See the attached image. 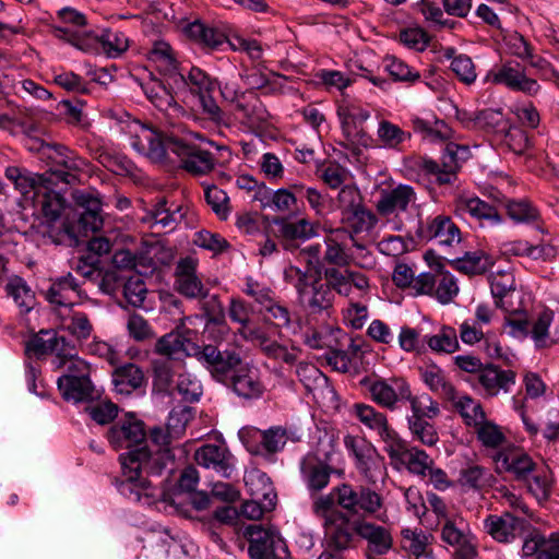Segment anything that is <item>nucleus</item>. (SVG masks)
<instances>
[{
  "label": "nucleus",
  "instance_id": "f257e3e1",
  "mask_svg": "<svg viewBox=\"0 0 559 559\" xmlns=\"http://www.w3.org/2000/svg\"><path fill=\"white\" fill-rule=\"evenodd\" d=\"M154 427L150 430V441L156 447V450L148 449L144 444L140 449L131 450L119 456L122 469V479L119 481V490L126 497L142 502L143 504H152L156 495L155 487L151 481L143 477V473L147 475H158L173 462L174 454L170 443L174 433L169 429Z\"/></svg>",
  "mask_w": 559,
  "mask_h": 559
},
{
  "label": "nucleus",
  "instance_id": "f03ea898",
  "mask_svg": "<svg viewBox=\"0 0 559 559\" xmlns=\"http://www.w3.org/2000/svg\"><path fill=\"white\" fill-rule=\"evenodd\" d=\"M72 199L75 204L78 226L71 224L68 218L61 221L66 200L60 193L50 190L46 183L39 195L32 200L35 205L40 206L47 224L44 235L56 245L75 243L76 228L86 235L90 231H98L103 227L102 202L96 194L87 190H75L72 192Z\"/></svg>",
  "mask_w": 559,
  "mask_h": 559
},
{
  "label": "nucleus",
  "instance_id": "7ed1b4c3",
  "mask_svg": "<svg viewBox=\"0 0 559 559\" xmlns=\"http://www.w3.org/2000/svg\"><path fill=\"white\" fill-rule=\"evenodd\" d=\"M130 146L153 163H164L168 153H174L181 162L182 168L193 175H205L213 170V155L192 142L191 132L179 133L174 129L158 132L139 121L128 124Z\"/></svg>",
  "mask_w": 559,
  "mask_h": 559
},
{
  "label": "nucleus",
  "instance_id": "20e7f679",
  "mask_svg": "<svg viewBox=\"0 0 559 559\" xmlns=\"http://www.w3.org/2000/svg\"><path fill=\"white\" fill-rule=\"evenodd\" d=\"M382 504V499L374 490L358 486L353 487L348 484H342L334 487L328 495H321L314 498L312 512L316 516L329 522L334 513H344L336 507L352 513L362 511L367 514L376 513Z\"/></svg>",
  "mask_w": 559,
  "mask_h": 559
},
{
  "label": "nucleus",
  "instance_id": "39448f33",
  "mask_svg": "<svg viewBox=\"0 0 559 559\" xmlns=\"http://www.w3.org/2000/svg\"><path fill=\"white\" fill-rule=\"evenodd\" d=\"M321 278L295 265L284 270L285 282L294 286L300 305L310 314L329 312L333 307L334 293L330 292V286L323 284Z\"/></svg>",
  "mask_w": 559,
  "mask_h": 559
},
{
  "label": "nucleus",
  "instance_id": "423d86ee",
  "mask_svg": "<svg viewBox=\"0 0 559 559\" xmlns=\"http://www.w3.org/2000/svg\"><path fill=\"white\" fill-rule=\"evenodd\" d=\"M378 216L394 231L404 228L403 216L417 210V194L412 186L400 183L392 189H382L374 203Z\"/></svg>",
  "mask_w": 559,
  "mask_h": 559
},
{
  "label": "nucleus",
  "instance_id": "0eeeda50",
  "mask_svg": "<svg viewBox=\"0 0 559 559\" xmlns=\"http://www.w3.org/2000/svg\"><path fill=\"white\" fill-rule=\"evenodd\" d=\"M57 384L61 396L68 402H90L98 396L91 380L90 365L83 359H72Z\"/></svg>",
  "mask_w": 559,
  "mask_h": 559
},
{
  "label": "nucleus",
  "instance_id": "6e6552de",
  "mask_svg": "<svg viewBox=\"0 0 559 559\" xmlns=\"http://www.w3.org/2000/svg\"><path fill=\"white\" fill-rule=\"evenodd\" d=\"M359 384L373 403L389 411L396 409L404 399L409 397V384L401 377H365Z\"/></svg>",
  "mask_w": 559,
  "mask_h": 559
},
{
  "label": "nucleus",
  "instance_id": "1a4fd4ad",
  "mask_svg": "<svg viewBox=\"0 0 559 559\" xmlns=\"http://www.w3.org/2000/svg\"><path fill=\"white\" fill-rule=\"evenodd\" d=\"M56 33L61 39L83 51H92L100 46L109 57H118L129 47L128 37L119 31L107 29L100 36H97L93 34L81 35L70 28L56 27Z\"/></svg>",
  "mask_w": 559,
  "mask_h": 559
},
{
  "label": "nucleus",
  "instance_id": "9d476101",
  "mask_svg": "<svg viewBox=\"0 0 559 559\" xmlns=\"http://www.w3.org/2000/svg\"><path fill=\"white\" fill-rule=\"evenodd\" d=\"M193 357L219 383H227L233 371L241 365L240 355L233 349L221 350L217 346L207 344L199 346L192 344Z\"/></svg>",
  "mask_w": 559,
  "mask_h": 559
},
{
  "label": "nucleus",
  "instance_id": "9b49d317",
  "mask_svg": "<svg viewBox=\"0 0 559 559\" xmlns=\"http://www.w3.org/2000/svg\"><path fill=\"white\" fill-rule=\"evenodd\" d=\"M251 559H288L289 552L284 539L273 527L251 524L246 527Z\"/></svg>",
  "mask_w": 559,
  "mask_h": 559
},
{
  "label": "nucleus",
  "instance_id": "f8f14e48",
  "mask_svg": "<svg viewBox=\"0 0 559 559\" xmlns=\"http://www.w3.org/2000/svg\"><path fill=\"white\" fill-rule=\"evenodd\" d=\"M198 261L191 257L181 258L175 267V289L189 299H205L209 289L198 276Z\"/></svg>",
  "mask_w": 559,
  "mask_h": 559
},
{
  "label": "nucleus",
  "instance_id": "ddd939ff",
  "mask_svg": "<svg viewBox=\"0 0 559 559\" xmlns=\"http://www.w3.org/2000/svg\"><path fill=\"white\" fill-rule=\"evenodd\" d=\"M107 439L116 450L127 449L130 452L140 449L146 439L144 424L133 416H128L109 428Z\"/></svg>",
  "mask_w": 559,
  "mask_h": 559
},
{
  "label": "nucleus",
  "instance_id": "4468645a",
  "mask_svg": "<svg viewBox=\"0 0 559 559\" xmlns=\"http://www.w3.org/2000/svg\"><path fill=\"white\" fill-rule=\"evenodd\" d=\"M385 452L391 460L402 463L409 473L423 478L427 477V472L432 468L435 463L426 451L417 447H408L400 437Z\"/></svg>",
  "mask_w": 559,
  "mask_h": 559
},
{
  "label": "nucleus",
  "instance_id": "2eb2a0df",
  "mask_svg": "<svg viewBox=\"0 0 559 559\" xmlns=\"http://www.w3.org/2000/svg\"><path fill=\"white\" fill-rule=\"evenodd\" d=\"M357 521L346 513H334L329 522H323L328 549L343 551L354 546L357 535Z\"/></svg>",
  "mask_w": 559,
  "mask_h": 559
},
{
  "label": "nucleus",
  "instance_id": "dca6fc26",
  "mask_svg": "<svg viewBox=\"0 0 559 559\" xmlns=\"http://www.w3.org/2000/svg\"><path fill=\"white\" fill-rule=\"evenodd\" d=\"M188 209L181 204L169 202L165 197H158L146 211L142 221L150 224L151 228H160L173 231L186 217Z\"/></svg>",
  "mask_w": 559,
  "mask_h": 559
},
{
  "label": "nucleus",
  "instance_id": "f3484780",
  "mask_svg": "<svg viewBox=\"0 0 559 559\" xmlns=\"http://www.w3.org/2000/svg\"><path fill=\"white\" fill-rule=\"evenodd\" d=\"M224 385L229 388L238 397L246 401L258 400L265 391L258 369L242 361L233 371L230 379Z\"/></svg>",
  "mask_w": 559,
  "mask_h": 559
},
{
  "label": "nucleus",
  "instance_id": "a211bd4d",
  "mask_svg": "<svg viewBox=\"0 0 559 559\" xmlns=\"http://www.w3.org/2000/svg\"><path fill=\"white\" fill-rule=\"evenodd\" d=\"M488 79L496 84L506 85L508 88L534 95L539 85L536 80L525 75L524 68L515 61H507L488 74Z\"/></svg>",
  "mask_w": 559,
  "mask_h": 559
},
{
  "label": "nucleus",
  "instance_id": "6ab92c4d",
  "mask_svg": "<svg viewBox=\"0 0 559 559\" xmlns=\"http://www.w3.org/2000/svg\"><path fill=\"white\" fill-rule=\"evenodd\" d=\"M357 536L366 540V559H378L386 555L393 547L391 531L382 525L366 520L357 521Z\"/></svg>",
  "mask_w": 559,
  "mask_h": 559
},
{
  "label": "nucleus",
  "instance_id": "aec40b11",
  "mask_svg": "<svg viewBox=\"0 0 559 559\" xmlns=\"http://www.w3.org/2000/svg\"><path fill=\"white\" fill-rule=\"evenodd\" d=\"M273 224L277 227L275 236L280 239L285 250L294 251L299 243L307 241L317 235L314 225L307 218L289 221L285 217H274Z\"/></svg>",
  "mask_w": 559,
  "mask_h": 559
},
{
  "label": "nucleus",
  "instance_id": "412c9836",
  "mask_svg": "<svg viewBox=\"0 0 559 559\" xmlns=\"http://www.w3.org/2000/svg\"><path fill=\"white\" fill-rule=\"evenodd\" d=\"M493 460L499 473L512 474L514 479L519 481L527 479L537 466L523 449L516 447L503 448L493 456Z\"/></svg>",
  "mask_w": 559,
  "mask_h": 559
},
{
  "label": "nucleus",
  "instance_id": "4be33fe9",
  "mask_svg": "<svg viewBox=\"0 0 559 559\" xmlns=\"http://www.w3.org/2000/svg\"><path fill=\"white\" fill-rule=\"evenodd\" d=\"M415 234L419 240L439 239L440 243L447 246L461 241L459 227L445 215H438L426 223L419 219Z\"/></svg>",
  "mask_w": 559,
  "mask_h": 559
},
{
  "label": "nucleus",
  "instance_id": "5701e85b",
  "mask_svg": "<svg viewBox=\"0 0 559 559\" xmlns=\"http://www.w3.org/2000/svg\"><path fill=\"white\" fill-rule=\"evenodd\" d=\"M4 176L25 200L35 199L43 191L45 183L52 182V179L46 177V174L39 175L25 167L15 165L8 166L4 170Z\"/></svg>",
  "mask_w": 559,
  "mask_h": 559
},
{
  "label": "nucleus",
  "instance_id": "b1692460",
  "mask_svg": "<svg viewBox=\"0 0 559 559\" xmlns=\"http://www.w3.org/2000/svg\"><path fill=\"white\" fill-rule=\"evenodd\" d=\"M55 152L56 166L50 169L49 178L52 179V182L61 181L67 185L76 183L78 173L86 167V160L62 145L56 146Z\"/></svg>",
  "mask_w": 559,
  "mask_h": 559
},
{
  "label": "nucleus",
  "instance_id": "393cba45",
  "mask_svg": "<svg viewBox=\"0 0 559 559\" xmlns=\"http://www.w3.org/2000/svg\"><path fill=\"white\" fill-rule=\"evenodd\" d=\"M352 413L361 424L377 431L385 444V451L400 437L397 432L390 427L385 414L377 411L371 405L356 403L353 405Z\"/></svg>",
  "mask_w": 559,
  "mask_h": 559
},
{
  "label": "nucleus",
  "instance_id": "a878e982",
  "mask_svg": "<svg viewBox=\"0 0 559 559\" xmlns=\"http://www.w3.org/2000/svg\"><path fill=\"white\" fill-rule=\"evenodd\" d=\"M455 211L462 216L475 218L480 226H495L502 222L497 209L478 197L460 195L455 200Z\"/></svg>",
  "mask_w": 559,
  "mask_h": 559
},
{
  "label": "nucleus",
  "instance_id": "bb28decb",
  "mask_svg": "<svg viewBox=\"0 0 559 559\" xmlns=\"http://www.w3.org/2000/svg\"><path fill=\"white\" fill-rule=\"evenodd\" d=\"M195 462L205 468H212L225 478L234 471L233 455L224 445L204 444L194 453Z\"/></svg>",
  "mask_w": 559,
  "mask_h": 559
},
{
  "label": "nucleus",
  "instance_id": "cd10ccee",
  "mask_svg": "<svg viewBox=\"0 0 559 559\" xmlns=\"http://www.w3.org/2000/svg\"><path fill=\"white\" fill-rule=\"evenodd\" d=\"M484 530L499 543H510L523 530V520L510 512L501 515L490 514L484 520Z\"/></svg>",
  "mask_w": 559,
  "mask_h": 559
},
{
  "label": "nucleus",
  "instance_id": "c85d7f7f",
  "mask_svg": "<svg viewBox=\"0 0 559 559\" xmlns=\"http://www.w3.org/2000/svg\"><path fill=\"white\" fill-rule=\"evenodd\" d=\"M192 344L189 337L180 332V326H177L156 341L154 352L165 359L175 360L179 359L182 354L193 356Z\"/></svg>",
  "mask_w": 559,
  "mask_h": 559
},
{
  "label": "nucleus",
  "instance_id": "c756f323",
  "mask_svg": "<svg viewBox=\"0 0 559 559\" xmlns=\"http://www.w3.org/2000/svg\"><path fill=\"white\" fill-rule=\"evenodd\" d=\"M479 384L487 395L495 396L499 392H509L510 386L515 383V372L503 370L492 364H487L477 377Z\"/></svg>",
  "mask_w": 559,
  "mask_h": 559
},
{
  "label": "nucleus",
  "instance_id": "7c9ffc66",
  "mask_svg": "<svg viewBox=\"0 0 559 559\" xmlns=\"http://www.w3.org/2000/svg\"><path fill=\"white\" fill-rule=\"evenodd\" d=\"M345 237H347V230L344 227L330 230L324 239L323 267H346L350 264L352 258L346 252V246L342 242Z\"/></svg>",
  "mask_w": 559,
  "mask_h": 559
},
{
  "label": "nucleus",
  "instance_id": "2f4dec72",
  "mask_svg": "<svg viewBox=\"0 0 559 559\" xmlns=\"http://www.w3.org/2000/svg\"><path fill=\"white\" fill-rule=\"evenodd\" d=\"M300 472L308 489L318 492L329 485L332 467L314 455H308L300 463Z\"/></svg>",
  "mask_w": 559,
  "mask_h": 559
},
{
  "label": "nucleus",
  "instance_id": "473e14b6",
  "mask_svg": "<svg viewBox=\"0 0 559 559\" xmlns=\"http://www.w3.org/2000/svg\"><path fill=\"white\" fill-rule=\"evenodd\" d=\"M379 216L368 210L362 203L358 207L342 216V222L347 226V236L354 241V246L358 249H364V246L354 240V236L364 231L372 230L378 222Z\"/></svg>",
  "mask_w": 559,
  "mask_h": 559
},
{
  "label": "nucleus",
  "instance_id": "72a5a7b5",
  "mask_svg": "<svg viewBox=\"0 0 559 559\" xmlns=\"http://www.w3.org/2000/svg\"><path fill=\"white\" fill-rule=\"evenodd\" d=\"M80 294V284L71 273L52 280L50 287L45 292L46 300L59 307L73 305V297Z\"/></svg>",
  "mask_w": 559,
  "mask_h": 559
},
{
  "label": "nucleus",
  "instance_id": "f704fd0d",
  "mask_svg": "<svg viewBox=\"0 0 559 559\" xmlns=\"http://www.w3.org/2000/svg\"><path fill=\"white\" fill-rule=\"evenodd\" d=\"M199 484V473L195 467L189 465L180 474L178 479V489L179 491L174 493L171 497H166L163 491L156 489V497L152 503L156 501V499L163 496V500L169 502L179 513L187 515V510L185 509V493L188 495L195 490Z\"/></svg>",
  "mask_w": 559,
  "mask_h": 559
},
{
  "label": "nucleus",
  "instance_id": "c9c22d12",
  "mask_svg": "<svg viewBox=\"0 0 559 559\" xmlns=\"http://www.w3.org/2000/svg\"><path fill=\"white\" fill-rule=\"evenodd\" d=\"M236 111L241 114L242 122L249 128H261L270 118L266 108L253 92L241 94Z\"/></svg>",
  "mask_w": 559,
  "mask_h": 559
},
{
  "label": "nucleus",
  "instance_id": "e433bc0d",
  "mask_svg": "<svg viewBox=\"0 0 559 559\" xmlns=\"http://www.w3.org/2000/svg\"><path fill=\"white\" fill-rule=\"evenodd\" d=\"M146 382L143 370L135 364L128 362L115 369L112 383L119 394L129 395Z\"/></svg>",
  "mask_w": 559,
  "mask_h": 559
},
{
  "label": "nucleus",
  "instance_id": "4c0bfd02",
  "mask_svg": "<svg viewBox=\"0 0 559 559\" xmlns=\"http://www.w3.org/2000/svg\"><path fill=\"white\" fill-rule=\"evenodd\" d=\"M418 370L420 378L432 392L449 401H455V389L452 383L447 380L443 370L439 366L428 364L419 367Z\"/></svg>",
  "mask_w": 559,
  "mask_h": 559
},
{
  "label": "nucleus",
  "instance_id": "58836bf2",
  "mask_svg": "<svg viewBox=\"0 0 559 559\" xmlns=\"http://www.w3.org/2000/svg\"><path fill=\"white\" fill-rule=\"evenodd\" d=\"M4 292L8 297L13 299L22 312L27 313L35 307V292L20 275L14 274L8 277Z\"/></svg>",
  "mask_w": 559,
  "mask_h": 559
},
{
  "label": "nucleus",
  "instance_id": "ea45409f",
  "mask_svg": "<svg viewBox=\"0 0 559 559\" xmlns=\"http://www.w3.org/2000/svg\"><path fill=\"white\" fill-rule=\"evenodd\" d=\"M523 481L526 483L528 492L532 493L539 503L549 499L554 487V479L552 473L548 467L536 466L535 471Z\"/></svg>",
  "mask_w": 559,
  "mask_h": 559
},
{
  "label": "nucleus",
  "instance_id": "a19ab883",
  "mask_svg": "<svg viewBox=\"0 0 559 559\" xmlns=\"http://www.w3.org/2000/svg\"><path fill=\"white\" fill-rule=\"evenodd\" d=\"M147 58L160 73L169 76L177 75L178 62L168 43L163 40L155 41L147 53Z\"/></svg>",
  "mask_w": 559,
  "mask_h": 559
},
{
  "label": "nucleus",
  "instance_id": "79ce46f5",
  "mask_svg": "<svg viewBox=\"0 0 559 559\" xmlns=\"http://www.w3.org/2000/svg\"><path fill=\"white\" fill-rule=\"evenodd\" d=\"M509 123L510 122L504 118L501 110L491 108L476 112L474 118H471L467 122L468 126H476V129L497 135H500L503 131L508 130Z\"/></svg>",
  "mask_w": 559,
  "mask_h": 559
},
{
  "label": "nucleus",
  "instance_id": "37998d69",
  "mask_svg": "<svg viewBox=\"0 0 559 559\" xmlns=\"http://www.w3.org/2000/svg\"><path fill=\"white\" fill-rule=\"evenodd\" d=\"M451 264L461 273L479 275L487 272L492 266L493 261L483 251H473L451 261Z\"/></svg>",
  "mask_w": 559,
  "mask_h": 559
},
{
  "label": "nucleus",
  "instance_id": "c03bdc74",
  "mask_svg": "<svg viewBox=\"0 0 559 559\" xmlns=\"http://www.w3.org/2000/svg\"><path fill=\"white\" fill-rule=\"evenodd\" d=\"M522 552L526 557L536 556L535 559H559V537L530 538L523 543Z\"/></svg>",
  "mask_w": 559,
  "mask_h": 559
},
{
  "label": "nucleus",
  "instance_id": "a18cd8bd",
  "mask_svg": "<svg viewBox=\"0 0 559 559\" xmlns=\"http://www.w3.org/2000/svg\"><path fill=\"white\" fill-rule=\"evenodd\" d=\"M509 217L520 224H534L540 221L539 210L527 199H512L506 202Z\"/></svg>",
  "mask_w": 559,
  "mask_h": 559
},
{
  "label": "nucleus",
  "instance_id": "49530a36",
  "mask_svg": "<svg viewBox=\"0 0 559 559\" xmlns=\"http://www.w3.org/2000/svg\"><path fill=\"white\" fill-rule=\"evenodd\" d=\"M424 341L435 353L452 354L460 347L455 329L448 325L441 326L437 334L426 335Z\"/></svg>",
  "mask_w": 559,
  "mask_h": 559
},
{
  "label": "nucleus",
  "instance_id": "de8ad7c7",
  "mask_svg": "<svg viewBox=\"0 0 559 559\" xmlns=\"http://www.w3.org/2000/svg\"><path fill=\"white\" fill-rule=\"evenodd\" d=\"M465 153V147L455 143H448L444 147L442 156V170L436 176V181L439 185L452 183L455 179L456 170L459 169V152Z\"/></svg>",
  "mask_w": 559,
  "mask_h": 559
},
{
  "label": "nucleus",
  "instance_id": "09e8293b",
  "mask_svg": "<svg viewBox=\"0 0 559 559\" xmlns=\"http://www.w3.org/2000/svg\"><path fill=\"white\" fill-rule=\"evenodd\" d=\"M187 33L191 38L210 49H216L227 40L224 33L201 22L191 23Z\"/></svg>",
  "mask_w": 559,
  "mask_h": 559
},
{
  "label": "nucleus",
  "instance_id": "8fccbe9b",
  "mask_svg": "<svg viewBox=\"0 0 559 559\" xmlns=\"http://www.w3.org/2000/svg\"><path fill=\"white\" fill-rule=\"evenodd\" d=\"M141 86L150 102L159 110H167L176 105L175 97L160 80L152 79Z\"/></svg>",
  "mask_w": 559,
  "mask_h": 559
},
{
  "label": "nucleus",
  "instance_id": "3c124183",
  "mask_svg": "<svg viewBox=\"0 0 559 559\" xmlns=\"http://www.w3.org/2000/svg\"><path fill=\"white\" fill-rule=\"evenodd\" d=\"M411 122L415 132L421 133L424 136L432 140H447L451 135V131L445 122L435 117L427 119L414 117Z\"/></svg>",
  "mask_w": 559,
  "mask_h": 559
},
{
  "label": "nucleus",
  "instance_id": "603ef678",
  "mask_svg": "<svg viewBox=\"0 0 559 559\" xmlns=\"http://www.w3.org/2000/svg\"><path fill=\"white\" fill-rule=\"evenodd\" d=\"M492 475L480 465H467L460 472L459 481L463 487L481 490L491 486Z\"/></svg>",
  "mask_w": 559,
  "mask_h": 559
},
{
  "label": "nucleus",
  "instance_id": "864d4df0",
  "mask_svg": "<svg viewBox=\"0 0 559 559\" xmlns=\"http://www.w3.org/2000/svg\"><path fill=\"white\" fill-rule=\"evenodd\" d=\"M454 406L469 427L476 428L486 419L481 404L467 395L459 397Z\"/></svg>",
  "mask_w": 559,
  "mask_h": 559
},
{
  "label": "nucleus",
  "instance_id": "5fc2aeb1",
  "mask_svg": "<svg viewBox=\"0 0 559 559\" xmlns=\"http://www.w3.org/2000/svg\"><path fill=\"white\" fill-rule=\"evenodd\" d=\"M378 140L383 147L399 148L406 140L411 139V134L397 124L389 120H381L377 130Z\"/></svg>",
  "mask_w": 559,
  "mask_h": 559
},
{
  "label": "nucleus",
  "instance_id": "6e6d98bb",
  "mask_svg": "<svg viewBox=\"0 0 559 559\" xmlns=\"http://www.w3.org/2000/svg\"><path fill=\"white\" fill-rule=\"evenodd\" d=\"M253 437H262V454H275L282 451L288 440L287 430L283 427H271L262 431H252Z\"/></svg>",
  "mask_w": 559,
  "mask_h": 559
},
{
  "label": "nucleus",
  "instance_id": "4d7b16f0",
  "mask_svg": "<svg viewBox=\"0 0 559 559\" xmlns=\"http://www.w3.org/2000/svg\"><path fill=\"white\" fill-rule=\"evenodd\" d=\"M345 140L341 143L346 150H349L356 157L360 156L362 147H369L372 138L366 132L362 126L349 128L348 123L342 129Z\"/></svg>",
  "mask_w": 559,
  "mask_h": 559
},
{
  "label": "nucleus",
  "instance_id": "13d9d810",
  "mask_svg": "<svg viewBox=\"0 0 559 559\" xmlns=\"http://www.w3.org/2000/svg\"><path fill=\"white\" fill-rule=\"evenodd\" d=\"M322 276L325 285L330 286V292H336L338 295H349V270L334 266L322 269Z\"/></svg>",
  "mask_w": 559,
  "mask_h": 559
},
{
  "label": "nucleus",
  "instance_id": "bf43d9fd",
  "mask_svg": "<svg viewBox=\"0 0 559 559\" xmlns=\"http://www.w3.org/2000/svg\"><path fill=\"white\" fill-rule=\"evenodd\" d=\"M176 390L182 401L188 403L198 402L203 393L200 380L189 372L179 373Z\"/></svg>",
  "mask_w": 559,
  "mask_h": 559
},
{
  "label": "nucleus",
  "instance_id": "052dcab7",
  "mask_svg": "<svg viewBox=\"0 0 559 559\" xmlns=\"http://www.w3.org/2000/svg\"><path fill=\"white\" fill-rule=\"evenodd\" d=\"M408 428L413 437L424 445L432 447L439 441L436 428L424 417H408Z\"/></svg>",
  "mask_w": 559,
  "mask_h": 559
},
{
  "label": "nucleus",
  "instance_id": "680f3d73",
  "mask_svg": "<svg viewBox=\"0 0 559 559\" xmlns=\"http://www.w3.org/2000/svg\"><path fill=\"white\" fill-rule=\"evenodd\" d=\"M345 445L347 449L352 450L356 459L357 468L367 475L370 469V461L373 453L371 445L366 443L364 440H357L354 437H346Z\"/></svg>",
  "mask_w": 559,
  "mask_h": 559
},
{
  "label": "nucleus",
  "instance_id": "e2e57ef3",
  "mask_svg": "<svg viewBox=\"0 0 559 559\" xmlns=\"http://www.w3.org/2000/svg\"><path fill=\"white\" fill-rule=\"evenodd\" d=\"M122 293L127 302L135 308L142 307L147 295L145 282L139 276L129 277L122 284Z\"/></svg>",
  "mask_w": 559,
  "mask_h": 559
},
{
  "label": "nucleus",
  "instance_id": "0e129e2a",
  "mask_svg": "<svg viewBox=\"0 0 559 559\" xmlns=\"http://www.w3.org/2000/svg\"><path fill=\"white\" fill-rule=\"evenodd\" d=\"M552 320L554 312L546 309L539 312L537 318L531 322L530 335L537 347H545L548 345V329Z\"/></svg>",
  "mask_w": 559,
  "mask_h": 559
},
{
  "label": "nucleus",
  "instance_id": "69168bd1",
  "mask_svg": "<svg viewBox=\"0 0 559 559\" xmlns=\"http://www.w3.org/2000/svg\"><path fill=\"white\" fill-rule=\"evenodd\" d=\"M384 62L386 71L395 81L414 83L420 79L417 70L396 57H386Z\"/></svg>",
  "mask_w": 559,
  "mask_h": 559
},
{
  "label": "nucleus",
  "instance_id": "338daca9",
  "mask_svg": "<svg viewBox=\"0 0 559 559\" xmlns=\"http://www.w3.org/2000/svg\"><path fill=\"white\" fill-rule=\"evenodd\" d=\"M152 369L154 389L159 392L168 391L174 378L171 361L165 358L154 359Z\"/></svg>",
  "mask_w": 559,
  "mask_h": 559
},
{
  "label": "nucleus",
  "instance_id": "774afa93",
  "mask_svg": "<svg viewBox=\"0 0 559 559\" xmlns=\"http://www.w3.org/2000/svg\"><path fill=\"white\" fill-rule=\"evenodd\" d=\"M476 435L478 440L486 448H498L506 441V436L501 431V428L487 419L476 427Z\"/></svg>",
  "mask_w": 559,
  "mask_h": 559
}]
</instances>
